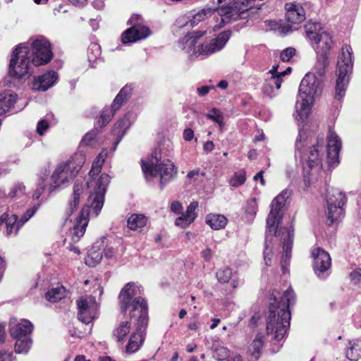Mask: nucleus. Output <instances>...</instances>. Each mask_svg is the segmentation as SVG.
Returning a JSON list of instances; mask_svg holds the SVG:
<instances>
[{
    "label": "nucleus",
    "instance_id": "obj_10",
    "mask_svg": "<svg viewBox=\"0 0 361 361\" xmlns=\"http://www.w3.org/2000/svg\"><path fill=\"white\" fill-rule=\"evenodd\" d=\"M307 135L305 131L300 130L295 142V157L305 161L311 169L320 167L323 157L324 137H318L317 143L306 149Z\"/></svg>",
    "mask_w": 361,
    "mask_h": 361
},
{
    "label": "nucleus",
    "instance_id": "obj_38",
    "mask_svg": "<svg viewBox=\"0 0 361 361\" xmlns=\"http://www.w3.org/2000/svg\"><path fill=\"white\" fill-rule=\"evenodd\" d=\"M346 357L352 361H356L361 357V341L350 343V347L346 351Z\"/></svg>",
    "mask_w": 361,
    "mask_h": 361
},
{
    "label": "nucleus",
    "instance_id": "obj_6",
    "mask_svg": "<svg viewBox=\"0 0 361 361\" xmlns=\"http://www.w3.org/2000/svg\"><path fill=\"white\" fill-rule=\"evenodd\" d=\"M322 91V80L314 73H308L302 78L299 87V97L295 105L297 118L303 121L310 114V105L314 97L319 95Z\"/></svg>",
    "mask_w": 361,
    "mask_h": 361
},
{
    "label": "nucleus",
    "instance_id": "obj_24",
    "mask_svg": "<svg viewBox=\"0 0 361 361\" xmlns=\"http://www.w3.org/2000/svg\"><path fill=\"white\" fill-rule=\"evenodd\" d=\"M32 324L28 320H23L20 323L10 324V333L16 339L27 336L32 331Z\"/></svg>",
    "mask_w": 361,
    "mask_h": 361
},
{
    "label": "nucleus",
    "instance_id": "obj_63",
    "mask_svg": "<svg viewBox=\"0 0 361 361\" xmlns=\"http://www.w3.org/2000/svg\"><path fill=\"white\" fill-rule=\"evenodd\" d=\"M92 51V52H95L94 56L97 57V56L100 55V47L97 44H92L88 49V53Z\"/></svg>",
    "mask_w": 361,
    "mask_h": 361
},
{
    "label": "nucleus",
    "instance_id": "obj_36",
    "mask_svg": "<svg viewBox=\"0 0 361 361\" xmlns=\"http://www.w3.org/2000/svg\"><path fill=\"white\" fill-rule=\"evenodd\" d=\"M130 126V119L128 116H125L121 120H119L115 125L114 129V133L120 137L119 140L117 143L121 140L122 137L125 135L126 130L129 128Z\"/></svg>",
    "mask_w": 361,
    "mask_h": 361
},
{
    "label": "nucleus",
    "instance_id": "obj_31",
    "mask_svg": "<svg viewBox=\"0 0 361 361\" xmlns=\"http://www.w3.org/2000/svg\"><path fill=\"white\" fill-rule=\"evenodd\" d=\"M132 87L130 86L126 85L123 87L113 102V109L114 110L119 109L122 104L130 97Z\"/></svg>",
    "mask_w": 361,
    "mask_h": 361
},
{
    "label": "nucleus",
    "instance_id": "obj_37",
    "mask_svg": "<svg viewBox=\"0 0 361 361\" xmlns=\"http://www.w3.org/2000/svg\"><path fill=\"white\" fill-rule=\"evenodd\" d=\"M65 296V288L61 286L49 290L46 293V298L51 302H56Z\"/></svg>",
    "mask_w": 361,
    "mask_h": 361
},
{
    "label": "nucleus",
    "instance_id": "obj_40",
    "mask_svg": "<svg viewBox=\"0 0 361 361\" xmlns=\"http://www.w3.org/2000/svg\"><path fill=\"white\" fill-rule=\"evenodd\" d=\"M212 352L213 357L219 361L227 359L230 355V351L227 348L218 344H213Z\"/></svg>",
    "mask_w": 361,
    "mask_h": 361
},
{
    "label": "nucleus",
    "instance_id": "obj_28",
    "mask_svg": "<svg viewBox=\"0 0 361 361\" xmlns=\"http://www.w3.org/2000/svg\"><path fill=\"white\" fill-rule=\"evenodd\" d=\"M25 190L26 188L23 183L17 182L11 188L10 191L7 195V197L13 200H24L27 198Z\"/></svg>",
    "mask_w": 361,
    "mask_h": 361
},
{
    "label": "nucleus",
    "instance_id": "obj_59",
    "mask_svg": "<svg viewBox=\"0 0 361 361\" xmlns=\"http://www.w3.org/2000/svg\"><path fill=\"white\" fill-rule=\"evenodd\" d=\"M171 210L176 214H180L182 213L183 207L180 202L178 201H174L171 204Z\"/></svg>",
    "mask_w": 361,
    "mask_h": 361
},
{
    "label": "nucleus",
    "instance_id": "obj_62",
    "mask_svg": "<svg viewBox=\"0 0 361 361\" xmlns=\"http://www.w3.org/2000/svg\"><path fill=\"white\" fill-rule=\"evenodd\" d=\"M202 257L207 261H209L212 257V250L209 247H207L204 250L202 251Z\"/></svg>",
    "mask_w": 361,
    "mask_h": 361
},
{
    "label": "nucleus",
    "instance_id": "obj_1",
    "mask_svg": "<svg viewBox=\"0 0 361 361\" xmlns=\"http://www.w3.org/2000/svg\"><path fill=\"white\" fill-rule=\"evenodd\" d=\"M133 283H128L121 291L119 300L121 310L126 313L128 308H131L130 316L131 319H136L135 331L130 335L126 345L127 353L137 352L143 343L144 331L148 323V306L147 302L141 297L132 298L135 295Z\"/></svg>",
    "mask_w": 361,
    "mask_h": 361
},
{
    "label": "nucleus",
    "instance_id": "obj_7",
    "mask_svg": "<svg viewBox=\"0 0 361 361\" xmlns=\"http://www.w3.org/2000/svg\"><path fill=\"white\" fill-rule=\"evenodd\" d=\"M85 162V156L80 152L75 154L68 160L58 164L51 176L52 183L49 185V192L70 183L76 177Z\"/></svg>",
    "mask_w": 361,
    "mask_h": 361
},
{
    "label": "nucleus",
    "instance_id": "obj_34",
    "mask_svg": "<svg viewBox=\"0 0 361 361\" xmlns=\"http://www.w3.org/2000/svg\"><path fill=\"white\" fill-rule=\"evenodd\" d=\"M147 219L143 214H132L128 219V227L130 230H137L146 225Z\"/></svg>",
    "mask_w": 361,
    "mask_h": 361
},
{
    "label": "nucleus",
    "instance_id": "obj_45",
    "mask_svg": "<svg viewBox=\"0 0 361 361\" xmlns=\"http://www.w3.org/2000/svg\"><path fill=\"white\" fill-rule=\"evenodd\" d=\"M245 172L244 171H241L235 173L229 183L233 187H238L245 183Z\"/></svg>",
    "mask_w": 361,
    "mask_h": 361
},
{
    "label": "nucleus",
    "instance_id": "obj_25",
    "mask_svg": "<svg viewBox=\"0 0 361 361\" xmlns=\"http://www.w3.org/2000/svg\"><path fill=\"white\" fill-rule=\"evenodd\" d=\"M16 98L17 94L10 91L0 93V114H4L8 111L16 101Z\"/></svg>",
    "mask_w": 361,
    "mask_h": 361
},
{
    "label": "nucleus",
    "instance_id": "obj_55",
    "mask_svg": "<svg viewBox=\"0 0 361 361\" xmlns=\"http://www.w3.org/2000/svg\"><path fill=\"white\" fill-rule=\"evenodd\" d=\"M49 128V123L46 120H41L38 122L37 126V132L39 135H42Z\"/></svg>",
    "mask_w": 361,
    "mask_h": 361
},
{
    "label": "nucleus",
    "instance_id": "obj_16",
    "mask_svg": "<svg viewBox=\"0 0 361 361\" xmlns=\"http://www.w3.org/2000/svg\"><path fill=\"white\" fill-rule=\"evenodd\" d=\"M312 256L314 259V271L319 277H322L331 267V257L327 252L321 247L313 249Z\"/></svg>",
    "mask_w": 361,
    "mask_h": 361
},
{
    "label": "nucleus",
    "instance_id": "obj_18",
    "mask_svg": "<svg viewBox=\"0 0 361 361\" xmlns=\"http://www.w3.org/2000/svg\"><path fill=\"white\" fill-rule=\"evenodd\" d=\"M150 34L151 32L148 27L137 23L125 31L122 35L121 39L123 43L126 44L145 39Z\"/></svg>",
    "mask_w": 361,
    "mask_h": 361
},
{
    "label": "nucleus",
    "instance_id": "obj_46",
    "mask_svg": "<svg viewBox=\"0 0 361 361\" xmlns=\"http://www.w3.org/2000/svg\"><path fill=\"white\" fill-rule=\"evenodd\" d=\"M232 276V271L229 268L219 269L216 272V278L221 283H227L230 281Z\"/></svg>",
    "mask_w": 361,
    "mask_h": 361
},
{
    "label": "nucleus",
    "instance_id": "obj_35",
    "mask_svg": "<svg viewBox=\"0 0 361 361\" xmlns=\"http://www.w3.org/2000/svg\"><path fill=\"white\" fill-rule=\"evenodd\" d=\"M328 65V55L318 54L317 61L314 66L315 73L319 77L324 76L326 73Z\"/></svg>",
    "mask_w": 361,
    "mask_h": 361
},
{
    "label": "nucleus",
    "instance_id": "obj_4",
    "mask_svg": "<svg viewBox=\"0 0 361 361\" xmlns=\"http://www.w3.org/2000/svg\"><path fill=\"white\" fill-rule=\"evenodd\" d=\"M294 302L295 293L290 286L284 292L279 303H270L267 319V332L268 334H274L275 340L281 341L286 335L290 319L289 306Z\"/></svg>",
    "mask_w": 361,
    "mask_h": 361
},
{
    "label": "nucleus",
    "instance_id": "obj_29",
    "mask_svg": "<svg viewBox=\"0 0 361 361\" xmlns=\"http://www.w3.org/2000/svg\"><path fill=\"white\" fill-rule=\"evenodd\" d=\"M84 191V185L81 183L75 182L73 186V192L72 195V200L69 204V210L71 213H73L78 207L80 196L82 195Z\"/></svg>",
    "mask_w": 361,
    "mask_h": 361
},
{
    "label": "nucleus",
    "instance_id": "obj_30",
    "mask_svg": "<svg viewBox=\"0 0 361 361\" xmlns=\"http://www.w3.org/2000/svg\"><path fill=\"white\" fill-rule=\"evenodd\" d=\"M305 31L307 37L312 42L324 30L322 27L320 23L316 22H309L305 25Z\"/></svg>",
    "mask_w": 361,
    "mask_h": 361
},
{
    "label": "nucleus",
    "instance_id": "obj_21",
    "mask_svg": "<svg viewBox=\"0 0 361 361\" xmlns=\"http://www.w3.org/2000/svg\"><path fill=\"white\" fill-rule=\"evenodd\" d=\"M219 8H212L207 5L192 16V18L190 19V27H194L199 23L212 16H214V20L216 22V24H214L213 27L216 25H219L220 19L217 20V17H219Z\"/></svg>",
    "mask_w": 361,
    "mask_h": 361
},
{
    "label": "nucleus",
    "instance_id": "obj_42",
    "mask_svg": "<svg viewBox=\"0 0 361 361\" xmlns=\"http://www.w3.org/2000/svg\"><path fill=\"white\" fill-rule=\"evenodd\" d=\"M209 119L219 124L220 130L224 127V116L222 113L217 109L213 108L206 116Z\"/></svg>",
    "mask_w": 361,
    "mask_h": 361
},
{
    "label": "nucleus",
    "instance_id": "obj_11",
    "mask_svg": "<svg viewBox=\"0 0 361 361\" xmlns=\"http://www.w3.org/2000/svg\"><path fill=\"white\" fill-rule=\"evenodd\" d=\"M142 170L147 180L151 178L159 176L160 188L161 189H163L177 173V169L171 161L169 159L161 161V159H158L157 157L151 159L149 162L142 161Z\"/></svg>",
    "mask_w": 361,
    "mask_h": 361
},
{
    "label": "nucleus",
    "instance_id": "obj_14",
    "mask_svg": "<svg viewBox=\"0 0 361 361\" xmlns=\"http://www.w3.org/2000/svg\"><path fill=\"white\" fill-rule=\"evenodd\" d=\"M327 218L330 224L338 221L343 216V206L346 201L345 195L336 189L327 190L326 197Z\"/></svg>",
    "mask_w": 361,
    "mask_h": 361
},
{
    "label": "nucleus",
    "instance_id": "obj_3",
    "mask_svg": "<svg viewBox=\"0 0 361 361\" xmlns=\"http://www.w3.org/2000/svg\"><path fill=\"white\" fill-rule=\"evenodd\" d=\"M290 193L287 190H283L281 194L276 196L271 202V211L267 219V226L268 233L277 235L281 237L283 243V254L281 257V266L283 273L286 272V266L288 265L291 257V248L293 239V230L287 228H280L277 231L279 221L282 218V208L284 206L286 199Z\"/></svg>",
    "mask_w": 361,
    "mask_h": 361
},
{
    "label": "nucleus",
    "instance_id": "obj_58",
    "mask_svg": "<svg viewBox=\"0 0 361 361\" xmlns=\"http://www.w3.org/2000/svg\"><path fill=\"white\" fill-rule=\"evenodd\" d=\"M103 255L106 258L111 259L114 256L115 250L112 247H107V239L106 238V246L104 247Z\"/></svg>",
    "mask_w": 361,
    "mask_h": 361
},
{
    "label": "nucleus",
    "instance_id": "obj_17",
    "mask_svg": "<svg viewBox=\"0 0 361 361\" xmlns=\"http://www.w3.org/2000/svg\"><path fill=\"white\" fill-rule=\"evenodd\" d=\"M341 148V142L336 133L329 128L327 137V158L330 164L338 162L339 152Z\"/></svg>",
    "mask_w": 361,
    "mask_h": 361
},
{
    "label": "nucleus",
    "instance_id": "obj_54",
    "mask_svg": "<svg viewBox=\"0 0 361 361\" xmlns=\"http://www.w3.org/2000/svg\"><path fill=\"white\" fill-rule=\"evenodd\" d=\"M197 205H198V204L197 202H191L189 204V206L188 207L185 214H184L183 215H185L187 217H193L195 219V211L196 208L197 207Z\"/></svg>",
    "mask_w": 361,
    "mask_h": 361
},
{
    "label": "nucleus",
    "instance_id": "obj_22",
    "mask_svg": "<svg viewBox=\"0 0 361 361\" xmlns=\"http://www.w3.org/2000/svg\"><path fill=\"white\" fill-rule=\"evenodd\" d=\"M57 79L58 75L55 71H48L34 81L32 87L36 90L46 91L54 85Z\"/></svg>",
    "mask_w": 361,
    "mask_h": 361
},
{
    "label": "nucleus",
    "instance_id": "obj_57",
    "mask_svg": "<svg viewBox=\"0 0 361 361\" xmlns=\"http://www.w3.org/2000/svg\"><path fill=\"white\" fill-rule=\"evenodd\" d=\"M175 25L179 28H181V27H185L188 25L190 26V20H188V18L185 16H181L176 20V21L175 23Z\"/></svg>",
    "mask_w": 361,
    "mask_h": 361
},
{
    "label": "nucleus",
    "instance_id": "obj_32",
    "mask_svg": "<svg viewBox=\"0 0 361 361\" xmlns=\"http://www.w3.org/2000/svg\"><path fill=\"white\" fill-rule=\"evenodd\" d=\"M130 330V324L128 322H122L118 326L114 329L113 336L118 342L124 341L126 336L129 334Z\"/></svg>",
    "mask_w": 361,
    "mask_h": 361
},
{
    "label": "nucleus",
    "instance_id": "obj_2",
    "mask_svg": "<svg viewBox=\"0 0 361 361\" xmlns=\"http://www.w3.org/2000/svg\"><path fill=\"white\" fill-rule=\"evenodd\" d=\"M109 182L110 176L106 173H102L97 180L87 183L88 188L94 187V189L90 191L85 206L82 209L80 216L71 231L73 242H78L85 234L88 224V216L96 217L99 214L104 204V195Z\"/></svg>",
    "mask_w": 361,
    "mask_h": 361
},
{
    "label": "nucleus",
    "instance_id": "obj_44",
    "mask_svg": "<svg viewBox=\"0 0 361 361\" xmlns=\"http://www.w3.org/2000/svg\"><path fill=\"white\" fill-rule=\"evenodd\" d=\"M281 76L279 75H271L267 80L266 85H264L263 89L264 92H268L269 90L272 89V85H274L277 90L280 89L281 85Z\"/></svg>",
    "mask_w": 361,
    "mask_h": 361
},
{
    "label": "nucleus",
    "instance_id": "obj_52",
    "mask_svg": "<svg viewBox=\"0 0 361 361\" xmlns=\"http://www.w3.org/2000/svg\"><path fill=\"white\" fill-rule=\"evenodd\" d=\"M268 236L266 238V245L264 250V259L265 262V264L267 266H270L271 264V256L272 254V250L267 245Z\"/></svg>",
    "mask_w": 361,
    "mask_h": 361
},
{
    "label": "nucleus",
    "instance_id": "obj_56",
    "mask_svg": "<svg viewBox=\"0 0 361 361\" xmlns=\"http://www.w3.org/2000/svg\"><path fill=\"white\" fill-rule=\"evenodd\" d=\"M350 277L351 281H353L355 283H361V268L356 269L352 271L350 274Z\"/></svg>",
    "mask_w": 361,
    "mask_h": 361
},
{
    "label": "nucleus",
    "instance_id": "obj_51",
    "mask_svg": "<svg viewBox=\"0 0 361 361\" xmlns=\"http://www.w3.org/2000/svg\"><path fill=\"white\" fill-rule=\"evenodd\" d=\"M37 207L35 206L31 209H27L21 216L20 219L19 220L20 225H23L25 223H26L36 212L37 210Z\"/></svg>",
    "mask_w": 361,
    "mask_h": 361
},
{
    "label": "nucleus",
    "instance_id": "obj_20",
    "mask_svg": "<svg viewBox=\"0 0 361 361\" xmlns=\"http://www.w3.org/2000/svg\"><path fill=\"white\" fill-rule=\"evenodd\" d=\"M106 246V238L103 237L96 241L88 250L87 256L85 258V264L89 267H95L98 264L103 257V250Z\"/></svg>",
    "mask_w": 361,
    "mask_h": 361
},
{
    "label": "nucleus",
    "instance_id": "obj_50",
    "mask_svg": "<svg viewBox=\"0 0 361 361\" xmlns=\"http://www.w3.org/2000/svg\"><path fill=\"white\" fill-rule=\"evenodd\" d=\"M96 137V132L92 130L85 134L81 140L80 144L83 146H90L92 145Z\"/></svg>",
    "mask_w": 361,
    "mask_h": 361
},
{
    "label": "nucleus",
    "instance_id": "obj_12",
    "mask_svg": "<svg viewBox=\"0 0 361 361\" xmlns=\"http://www.w3.org/2000/svg\"><path fill=\"white\" fill-rule=\"evenodd\" d=\"M30 47L27 44H19L13 51L10 60L8 73L16 79L29 78L32 71Z\"/></svg>",
    "mask_w": 361,
    "mask_h": 361
},
{
    "label": "nucleus",
    "instance_id": "obj_9",
    "mask_svg": "<svg viewBox=\"0 0 361 361\" xmlns=\"http://www.w3.org/2000/svg\"><path fill=\"white\" fill-rule=\"evenodd\" d=\"M352 54L351 47L345 44L343 46L341 51L338 56L334 93V99L337 101H341L344 97L349 84L353 66Z\"/></svg>",
    "mask_w": 361,
    "mask_h": 361
},
{
    "label": "nucleus",
    "instance_id": "obj_47",
    "mask_svg": "<svg viewBox=\"0 0 361 361\" xmlns=\"http://www.w3.org/2000/svg\"><path fill=\"white\" fill-rule=\"evenodd\" d=\"M257 212V202L256 198H252L247 201L245 212L247 214L250 215L252 218H253Z\"/></svg>",
    "mask_w": 361,
    "mask_h": 361
},
{
    "label": "nucleus",
    "instance_id": "obj_64",
    "mask_svg": "<svg viewBox=\"0 0 361 361\" xmlns=\"http://www.w3.org/2000/svg\"><path fill=\"white\" fill-rule=\"evenodd\" d=\"M211 88H213V87L202 86V87H198L197 90V92L200 95L204 96L209 92V91Z\"/></svg>",
    "mask_w": 361,
    "mask_h": 361
},
{
    "label": "nucleus",
    "instance_id": "obj_26",
    "mask_svg": "<svg viewBox=\"0 0 361 361\" xmlns=\"http://www.w3.org/2000/svg\"><path fill=\"white\" fill-rule=\"evenodd\" d=\"M4 223L6 224V235L7 236H10L12 234L16 235L19 228L22 226L20 221H18V216L16 214H12L9 216L8 214H5Z\"/></svg>",
    "mask_w": 361,
    "mask_h": 361
},
{
    "label": "nucleus",
    "instance_id": "obj_41",
    "mask_svg": "<svg viewBox=\"0 0 361 361\" xmlns=\"http://www.w3.org/2000/svg\"><path fill=\"white\" fill-rule=\"evenodd\" d=\"M48 176H49V173H48L47 170L45 169L44 173L39 178V182L37 188L33 193L34 199L38 200L40 197L41 195L43 193V192L45 191L46 189H47L49 190V189H48L49 186L47 187V185L45 184V180H46L47 178L48 177Z\"/></svg>",
    "mask_w": 361,
    "mask_h": 361
},
{
    "label": "nucleus",
    "instance_id": "obj_49",
    "mask_svg": "<svg viewBox=\"0 0 361 361\" xmlns=\"http://www.w3.org/2000/svg\"><path fill=\"white\" fill-rule=\"evenodd\" d=\"M194 221L193 217H187L185 215H182L176 219V225L180 226L181 228H185L190 225Z\"/></svg>",
    "mask_w": 361,
    "mask_h": 361
},
{
    "label": "nucleus",
    "instance_id": "obj_33",
    "mask_svg": "<svg viewBox=\"0 0 361 361\" xmlns=\"http://www.w3.org/2000/svg\"><path fill=\"white\" fill-rule=\"evenodd\" d=\"M264 345V336L261 334L256 335L255 339L251 343L250 350L252 354V359L257 360L260 355V350Z\"/></svg>",
    "mask_w": 361,
    "mask_h": 361
},
{
    "label": "nucleus",
    "instance_id": "obj_13",
    "mask_svg": "<svg viewBox=\"0 0 361 361\" xmlns=\"http://www.w3.org/2000/svg\"><path fill=\"white\" fill-rule=\"evenodd\" d=\"M30 47L32 63L35 66L48 63L53 57V53L49 41L44 36H37L31 38L27 42Z\"/></svg>",
    "mask_w": 361,
    "mask_h": 361
},
{
    "label": "nucleus",
    "instance_id": "obj_53",
    "mask_svg": "<svg viewBox=\"0 0 361 361\" xmlns=\"http://www.w3.org/2000/svg\"><path fill=\"white\" fill-rule=\"evenodd\" d=\"M101 167L102 164H100L99 160H98L97 161H94L92 164V169L89 173L90 176L92 178H94V177L98 175L99 173L100 172Z\"/></svg>",
    "mask_w": 361,
    "mask_h": 361
},
{
    "label": "nucleus",
    "instance_id": "obj_48",
    "mask_svg": "<svg viewBox=\"0 0 361 361\" xmlns=\"http://www.w3.org/2000/svg\"><path fill=\"white\" fill-rule=\"evenodd\" d=\"M295 54V49L293 47H288L281 53V59L283 62H289Z\"/></svg>",
    "mask_w": 361,
    "mask_h": 361
},
{
    "label": "nucleus",
    "instance_id": "obj_43",
    "mask_svg": "<svg viewBox=\"0 0 361 361\" xmlns=\"http://www.w3.org/2000/svg\"><path fill=\"white\" fill-rule=\"evenodd\" d=\"M116 111V110L113 109V105L111 106V108H106L102 111L99 121V123L101 127L105 126L107 123H109L114 115Z\"/></svg>",
    "mask_w": 361,
    "mask_h": 361
},
{
    "label": "nucleus",
    "instance_id": "obj_23",
    "mask_svg": "<svg viewBox=\"0 0 361 361\" xmlns=\"http://www.w3.org/2000/svg\"><path fill=\"white\" fill-rule=\"evenodd\" d=\"M312 42L317 44L315 50L317 54L329 55L333 44L332 37L329 33L324 31Z\"/></svg>",
    "mask_w": 361,
    "mask_h": 361
},
{
    "label": "nucleus",
    "instance_id": "obj_61",
    "mask_svg": "<svg viewBox=\"0 0 361 361\" xmlns=\"http://www.w3.org/2000/svg\"><path fill=\"white\" fill-rule=\"evenodd\" d=\"M194 137V132L191 128H186L183 132V138L186 141H190Z\"/></svg>",
    "mask_w": 361,
    "mask_h": 361
},
{
    "label": "nucleus",
    "instance_id": "obj_39",
    "mask_svg": "<svg viewBox=\"0 0 361 361\" xmlns=\"http://www.w3.org/2000/svg\"><path fill=\"white\" fill-rule=\"evenodd\" d=\"M32 345V340L28 336L16 339L15 350L17 353H27Z\"/></svg>",
    "mask_w": 361,
    "mask_h": 361
},
{
    "label": "nucleus",
    "instance_id": "obj_8",
    "mask_svg": "<svg viewBox=\"0 0 361 361\" xmlns=\"http://www.w3.org/2000/svg\"><path fill=\"white\" fill-rule=\"evenodd\" d=\"M265 0H233L228 6H221L219 8L220 24L214 26V31H216L231 21L240 18H246L252 13V10L261 8Z\"/></svg>",
    "mask_w": 361,
    "mask_h": 361
},
{
    "label": "nucleus",
    "instance_id": "obj_19",
    "mask_svg": "<svg viewBox=\"0 0 361 361\" xmlns=\"http://www.w3.org/2000/svg\"><path fill=\"white\" fill-rule=\"evenodd\" d=\"M286 18L288 23L298 24L305 19V13L302 6L297 2H288L285 4Z\"/></svg>",
    "mask_w": 361,
    "mask_h": 361
},
{
    "label": "nucleus",
    "instance_id": "obj_5",
    "mask_svg": "<svg viewBox=\"0 0 361 361\" xmlns=\"http://www.w3.org/2000/svg\"><path fill=\"white\" fill-rule=\"evenodd\" d=\"M204 34V31L191 32L184 37L180 42V47L188 54L190 60H194L200 56L204 58L221 50L231 37L230 31H224L216 38L197 45V40Z\"/></svg>",
    "mask_w": 361,
    "mask_h": 361
},
{
    "label": "nucleus",
    "instance_id": "obj_27",
    "mask_svg": "<svg viewBox=\"0 0 361 361\" xmlns=\"http://www.w3.org/2000/svg\"><path fill=\"white\" fill-rule=\"evenodd\" d=\"M227 222L226 217L221 214H209L206 218V223L214 230L224 228Z\"/></svg>",
    "mask_w": 361,
    "mask_h": 361
},
{
    "label": "nucleus",
    "instance_id": "obj_15",
    "mask_svg": "<svg viewBox=\"0 0 361 361\" xmlns=\"http://www.w3.org/2000/svg\"><path fill=\"white\" fill-rule=\"evenodd\" d=\"M77 305L78 309V317L82 323L89 324L97 317L98 304L94 297L80 298L78 300Z\"/></svg>",
    "mask_w": 361,
    "mask_h": 361
},
{
    "label": "nucleus",
    "instance_id": "obj_60",
    "mask_svg": "<svg viewBox=\"0 0 361 361\" xmlns=\"http://www.w3.org/2000/svg\"><path fill=\"white\" fill-rule=\"evenodd\" d=\"M13 353L0 351V361H12Z\"/></svg>",
    "mask_w": 361,
    "mask_h": 361
}]
</instances>
